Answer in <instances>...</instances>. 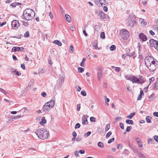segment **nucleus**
<instances>
[{"label":"nucleus","instance_id":"obj_1","mask_svg":"<svg viewBox=\"0 0 158 158\" xmlns=\"http://www.w3.org/2000/svg\"><path fill=\"white\" fill-rule=\"evenodd\" d=\"M35 133L39 138L42 139L48 138L49 136L48 132L44 128H39Z\"/></svg>","mask_w":158,"mask_h":158},{"label":"nucleus","instance_id":"obj_2","mask_svg":"<svg viewBox=\"0 0 158 158\" xmlns=\"http://www.w3.org/2000/svg\"><path fill=\"white\" fill-rule=\"evenodd\" d=\"M23 15L27 20H30L33 19L35 15L34 11L31 9H27L23 12Z\"/></svg>","mask_w":158,"mask_h":158},{"label":"nucleus","instance_id":"obj_3","mask_svg":"<svg viewBox=\"0 0 158 158\" xmlns=\"http://www.w3.org/2000/svg\"><path fill=\"white\" fill-rule=\"evenodd\" d=\"M55 105V101L53 100H51L45 104L43 107L44 111L48 112L51 108H52Z\"/></svg>","mask_w":158,"mask_h":158},{"label":"nucleus","instance_id":"obj_4","mask_svg":"<svg viewBox=\"0 0 158 158\" xmlns=\"http://www.w3.org/2000/svg\"><path fill=\"white\" fill-rule=\"evenodd\" d=\"M151 72L154 71L158 67V61L156 60L146 66Z\"/></svg>","mask_w":158,"mask_h":158},{"label":"nucleus","instance_id":"obj_5","mask_svg":"<svg viewBox=\"0 0 158 158\" xmlns=\"http://www.w3.org/2000/svg\"><path fill=\"white\" fill-rule=\"evenodd\" d=\"M156 60L152 56H147L145 59V64L147 66L149 65L150 64L152 63Z\"/></svg>","mask_w":158,"mask_h":158},{"label":"nucleus","instance_id":"obj_6","mask_svg":"<svg viewBox=\"0 0 158 158\" xmlns=\"http://www.w3.org/2000/svg\"><path fill=\"white\" fill-rule=\"evenodd\" d=\"M120 35L121 37L125 40H127L129 36V32L125 29H123L121 31Z\"/></svg>","mask_w":158,"mask_h":158},{"label":"nucleus","instance_id":"obj_7","mask_svg":"<svg viewBox=\"0 0 158 158\" xmlns=\"http://www.w3.org/2000/svg\"><path fill=\"white\" fill-rule=\"evenodd\" d=\"M124 77L127 80H129L132 82L133 83H135L136 77L132 75H126Z\"/></svg>","mask_w":158,"mask_h":158},{"label":"nucleus","instance_id":"obj_8","mask_svg":"<svg viewBox=\"0 0 158 158\" xmlns=\"http://www.w3.org/2000/svg\"><path fill=\"white\" fill-rule=\"evenodd\" d=\"M138 36L141 42L145 41L147 40V38L146 36L143 33H139Z\"/></svg>","mask_w":158,"mask_h":158},{"label":"nucleus","instance_id":"obj_9","mask_svg":"<svg viewBox=\"0 0 158 158\" xmlns=\"http://www.w3.org/2000/svg\"><path fill=\"white\" fill-rule=\"evenodd\" d=\"M11 26L15 29H17L19 26V24L17 20H14L11 23Z\"/></svg>","mask_w":158,"mask_h":158},{"label":"nucleus","instance_id":"obj_10","mask_svg":"<svg viewBox=\"0 0 158 158\" xmlns=\"http://www.w3.org/2000/svg\"><path fill=\"white\" fill-rule=\"evenodd\" d=\"M135 83H138V84H142L144 82V79L142 77H141L140 78H138L136 77L135 79Z\"/></svg>","mask_w":158,"mask_h":158},{"label":"nucleus","instance_id":"obj_11","mask_svg":"<svg viewBox=\"0 0 158 158\" xmlns=\"http://www.w3.org/2000/svg\"><path fill=\"white\" fill-rule=\"evenodd\" d=\"M87 116L83 115L82 116V124L84 125H86L88 124V121H87Z\"/></svg>","mask_w":158,"mask_h":158},{"label":"nucleus","instance_id":"obj_12","mask_svg":"<svg viewBox=\"0 0 158 158\" xmlns=\"http://www.w3.org/2000/svg\"><path fill=\"white\" fill-rule=\"evenodd\" d=\"M24 49L23 48L20 47H13L12 49V51L13 52H16L17 51H22Z\"/></svg>","mask_w":158,"mask_h":158},{"label":"nucleus","instance_id":"obj_13","mask_svg":"<svg viewBox=\"0 0 158 158\" xmlns=\"http://www.w3.org/2000/svg\"><path fill=\"white\" fill-rule=\"evenodd\" d=\"M149 42L150 46L154 47L156 44L158 43V41L152 39L150 40Z\"/></svg>","mask_w":158,"mask_h":158},{"label":"nucleus","instance_id":"obj_14","mask_svg":"<svg viewBox=\"0 0 158 158\" xmlns=\"http://www.w3.org/2000/svg\"><path fill=\"white\" fill-rule=\"evenodd\" d=\"M128 24L130 26L133 27L135 23V22L133 20L131 19V18H128Z\"/></svg>","mask_w":158,"mask_h":158},{"label":"nucleus","instance_id":"obj_15","mask_svg":"<svg viewBox=\"0 0 158 158\" xmlns=\"http://www.w3.org/2000/svg\"><path fill=\"white\" fill-rule=\"evenodd\" d=\"M101 19H103L106 18V15L102 11H101L98 16Z\"/></svg>","mask_w":158,"mask_h":158},{"label":"nucleus","instance_id":"obj_16","mask_svg":"<svg viewBox=\"0 0 158 158\" xmlns=\"http://www.w3.org/2000/svg\"><path fill=\"white\" fill-rule=\"evenodd\" d=\"M10 72L12 73L15 74L17 76H19L21 75V73L20 72L15 70L13 69H11Z\"/></svg>","mask_w":158,"mask_h":158},{"label":"nucleus","instance_id":"obj_17","mask_svg":"<svg viewBox=\"0 0 158 158\" xmlns=\"http://www.w3.org/2000/svg\"><path fill=\"white\" fill-rule=\"evenodd\" d=\"M102 77V73L100 72H98L97 74V78L98 80L100 81L101 78Z\"/></svg>","mask_w":158,"mask_h":158},{"label":"nucleus","instance_id":"obj_18","mask_svg":"<svg viewBox=\"0 0 158 158\" xmlns=\"http://www.w3.org/2000/svg\"><path fill=\"white\" fill-rule=\"evenodd\" d=\"M46 120L45 119V117H42L41 121L40 122V124L41 125H43L46 123Z\"/></svg>","mask_w":158,"mask_h":158},{"label":"nucleus","instance_id":"obj_19","mask_svg":"<svg viewBox=\"0 0 158 158\" xmlns=\"http://www.w3.org/2000/svg\"><path fill=\"white\" fill-rule=\"evenodd\" d=\"M98 42L97 41L95 40L93 44V46L96 49H99L98 46Z\"/></svg>","mask_w":158,"mask_h":158},{"label":"nucleus","instance_id":"obj_20","mask_svg":"<svg viewBox=\"0 0 158 158\" xmlns=\"http://www.w3.org/2000/svg\"><path fill=\"white\" fill-rule=\"evenodd\" d=\"M53 43L55 44L58 45L59 46H60L62 45L61 42L58 40H55L53 41Z\"/></svg>","mask_w":158,"mask_h":158},{"label":"nucleus","instance_id":"obj_21","mask_svg":"<svg viewBox=\"0 0 158 158\" xmlns=\"http://www.w3.org/2000/svg\"><path fill=\"white\" fill-rule=\"evenodd\" d=\"M135 115V113L133 112L131 113L129 115L127 116V118L131 119Z\"/></svg>","mask_w":158,"mask_h":158},{"label":"nucleus","instance_id":"obj_22","mask_svg":"<svg viewBox=\"0 0 158 158\" xmlns=\"http://www.w3.org/2000/svg\"><path fill=\"white\" fill-rule=\"evenodd\" d=\"M139 22L143 25H145L147 24L146 22H144V19H143L140 18L139 19Z\"/></svg>","mask_w":158,"mask_h":158},{"label":"nucleus","instance_id":"obj_23","mask_svg":"<svg viewBox=\"0 0 158 158\" xmlns=\"http://www.w3.org/2000/svg\"><path fill=\"white\" fill-rule=\"evenodd\" d=\"M65 18L67 22H70V20L71 19V17L70 16V15H65Z\"/></svg>","mask_w":158,"mask_h":158},{"label":"nucleus","instance_id":"obj_24","mask_svg":"<svg viewBox=\"0 0 158 158\" xmlns=\"http://www.w3.org/2000/svg\"><path fill=\"white\" fill-rule=\"evenodd\" d=\"M151 118L149 116H147L146 118V121L148 123H150L151 122Z\"/></svg>","mask_w":158,"mask_h":158},{"label":"nucleus","instance_id":"obj_25","mask_svg":"<svg viewBox=\"0 0 158 158\" xmlns=\"http://www.w3.org/2000/svg\"><path fill=\"white\" fill-rule=\"evenodd\" d=\"M98 146L101 148H104V144L103 143L99 142L98 143Z\"/></svg>","mask_w":158,"mask_h":158},{"label":"nucleus","instance_id":"obj_26","mask_svg":"<svg viewBox=\"0 0 158 158\" xmlns=\"http://www.w3.org/2000/svg\"><path fill=\"white\" fill-rule=\"evenodd\" d=\"M138 155L140 158H147V157L141 153H138Z\"/></svg>","mask_w":158,"mask_h":158},{"label":"nucleus","instance_id":"obj_27","mask_svg":"<svg viewBox=\"0 0 158 158\" xmlns=\"http://www.w3.org/2000/svg\"><path fill=\"white\" fill-rule=\"evenodd\" d=\"M126 123L129 124H132L133 123V121L131 120L127 119L126 121Z\"/></svg>","mask_w":158,"mask_h":158},{"label":"nucleus","instance_id":"obj_28","mask_svg":"<svg viewBox=\"0 0 158 158\" xmlns=\"http://www.w3.org/2000/svg\"><path fill=\"white\" fill-rule=\"evenodd\" d=\"M138 145L139 147L140 148H142L143 147V145L142 144V142L141 140L139 141H137V142Z\"/></svg>","mask_w":158,"mask_h":158},{"label":"nucleus","instance_id":"obj_29","mask_svg":"<svg viewBox=\"0 0 158 158\" xmlns=\"http://www.w3.org/2000/svg\"><path fill=\"white\" fill-rule=\"evenodd\" d=\"M86 60V58H84L82 61L81 63V66L82 67H84L85 65L84 63L85 61Z\"/></svg>","mask_w":158,"mask_h":158},{"label":"nucleus","instance_id":"obj_30","mask_svg":"<svg viewBox=\"0 0 158 158\" xmlns=\"http://www.w3.org/2000/svg\"><path fill=\"white\" fill-rule=\"evenodd\" d=\"M101 5L103 6V5H105L106 3V1L105 0H100Z\"/></svg>","mask_w":158,"mask_h":158},{"label":"nucleus","instance_id":"obj_31","mask_svg":"<svg viewBox=\"0 0 158 158\" xmlns=\"http://www.w3.org/2000/svg\"><path fill=\"white\" fill-rule=\"evenodd\" d=\"M94 2L97 5L99 6L100 5H101L100 0H94Z\"/></svg>","mask_w":158,"mask_h":158},{"label":"nucleus","instance_id":"obj_32","mask_svg":"<svg viewBox=\"0 0 158 158\" xmlns=\"http://www.w3.org/2000/svg\"><path fill=\"white\" fill-rule=\"evenodd\" d=\"M116 49V46L115 45H112L110 47V50L111 51H114Z\"/></svg>","mask_w":158,"mask_h":158},{"label":"nucleus","instance_id":"obj_33","mask_svg":"<svg viewBox=\"0 0 158 158\" xmlns=\"http://www.w3.org/2000/svg\"><path fill=\"white\" fill-rule=\"evenodd\" d=\"M135 52H132L131 53H127L126 54L127 56H134Z\"/></svg>","mask_w":158,"mask_h":158},{"label":"nucleus","instance_id":"obj_34","mask_svg":"<svg viewBox=\"0 0 158 158\" xmlns=\"http://www.w3.org/2000/svg\"><path fill=\"white\" fill-rule=\"evenodd\" d=\"M91 132L90 131H89L85 133L84 134V137L85 138H86L88 136H89L91 134Z\"/></svg>","mask_w":158,"mask_h":158},{"label":"nucleus","instance_id":"obj_35","mask_svg":"<svg viewBox=\"0 0 158 158\" xmlns=\"http://www.w3.org/2000/svg\"><path fill=\"white\" fill-rule=\"evenodd\" d=\"M78 71L79 73H81L84 71V69L83 68L79 67L78 69Z\"/></svg>","mask_w":158,"mask_h":158},{"label":"nucleus","instance_id":"obj_36","mask_svg":"<svg viewBox=\"0 0 158 158\" xmlns=\"http://www.w3.org/2000/svg\"><path fill=\"white\" fill-rule=\"evenodd\" d=\"M100 37L102 39H104L105 38V35L104 32H102L100 34Z\"/></svg>","mask_w":158,"mask_h":158},{"label":"nucleus","instance_id":"obj_37","mask_svg":"<svg viewBox=\"0 0 158 158\" xmlns=\"http://www.w3.org/2000/svg\"><path fill=\"white\" fill-rule=\"evenodd\" d=\"M111 134H112L111 132L109 131L107 133L106 135V138H108L111 135Z\"/></svg>","mask_w":158,"mask_h":158},{"label":"nucleus","instance_id":"obj_38","mask_svg":"<svg viewBox=\"0 0 158 158\" xmlns=\"http://www.w3.org/2000/svg\"><path fill=\"white\" fill-rule=\"evenodd\" d=\"M81 94L84 96H85L86 95V93L85 91L84 90L82 91L81 92Z\"/></svg>","mask_w":158,"mask_h":158},{"label":"nucleus","instance_id":"obj_39","mask_svg":"<svg viewBox=\"0 0 158 158\" xmlns=\"http://www.w3.org/2000/svg\"><path fill=\"white\" fill-rule=\"evenodd\" d=\"M110 124H107L105 128V130L106 131H108L109 129H110Z\"/></svg>","mask_w":158,"mask_h":158},{"label":"nucleus","instance_id":"obj_40","mask_svg":"<svg viewBox=\"0 0 158 158\" xmlns=\"http://www.w3.org/2000/svg\"><path fill=\"white\" fill-rule=\"evenodd\" d=\"M24 36L25 37H28L29 36V32L28 31H27L24 34Z\"/></svg>","mask_w":158,"mask_h":158},{"label":"nucleus","instance_id":"obj_41","mask_svg":"<svg viewBox=\"0 0 158 158\" xmlns=\"http://www.w3.org/2000/svg\"><path fill=\"white\" fill-rule=\"evenodd\" d=\"M158 82H155L153 85V89H156V87L157 86Z\"/></svg>","mask_w":158,"mask_h":158},{"label":"nucleus","instance_id":"obj_42","mask_svg":"<svg viewBox=\"0 0 158 158\" xmlns=\"http://www.w3.org/2000/svg\"><path fill=\"white\" fill-rule=\"evenodd\" d=\"M29 151L32 153L35 152L36 151L35 149L33 148H29Z\"/></svg>","mask_w":158,"mask_h":158},{"label":"nucleus","instance_id":"obj_43","mask_svg":"<svg viewBox=\"0 0 158 158\" xmlns=\"http://www.w3.org/2000/svg\"><path fill=\"white\" fill-rule=\"evenodd\" d=\"M90 120L91 122H95L96 121L95 118L94 117H91L90 118Z\"/></svg>","mask_w":158,"mask_h":158},{"label":"nucleus","instance_id":"obj_44","mask_svg":"<svg viewBox=\"0 0 158 158\" xmlns=\"http://www.w3.org/2000/svg\"><path fill=\"white\" fill-rule=\"evenodd\" d=\"M154 141V140L152 138H149L148 139V143H152Z\"/></svg>","mask_w":158,"mask_h":158},{"label":"nucleus","instance_id":"obj_45","mask_svg":"<svg viewBox=\"0 0 158 158\" xmlns=\"http://www.w3.org/2000/svg\"><path fill=\"white\" fill-rule=\"evenodd\" d=\"M131 128L132 127L131 126H127L126 128V131L127 132H129Z\"/></svg>","mask_w":158,"mask_h":158},{"label":"nucleus","instance_id":"obj_46","mask_svg":"<svg viewBox=\"0 0 158 158\" xmlns=\"http://www.w3.org/2000/svg\"><path fill=\"white\" fill-rule=\"evenodd\" d=\"M81 125L79 123H77L76 124L75 126V129L79 128H80Z\"/></svg>","mask_w":158,"mask_h":158},{"label":"nucleus","instance_id":"obj_47","mask_svg":"<svg viewBox=\"0 0 158 158\" xmlns=\"http://www.w3.org/2000/svg\"><path fill=\"white\" fill-rule=\"evenodd\" d=\"M73 45H71L69 48L70 52L72 53L73 52Z\"/></svg>","mask_w":158,"mask_h":158},{"label":"nucleus","instance_id":"obj_48","mask_svg":"<svg viewBox=\"0 0 158 158\" xmlns=\"http://www.w3.org/2000/svg\"><path fill=\"white\" fill-rule=\"evenodd\" d=\"M105 97L106 98L105 100V102L106 103V104H107V105L108 106L109 105V104L107 103L108 102H109L110 101V100L108 98H107L106 96H105Z\"/></svg>","mask_w":158,"mask_h":158},{"label":"nucleus","instance_id":"obj_49","mask_svg":"<svg viewBox=\"0 0 158 158\" xmlns=\"http://www.w3.org/2000/svg\"><path fill=\"white\" fill-rule=\"evenodd\" d=\"M114 140V138H112V139H109L108 141V143H110L113 142Z\"/></svg>","mask_w":158,"mask_h":158},{"label":"nucleus","instance_id":"obj_50","mask_svg":"<svg viewBox=\"0 0 158 158\" xmlns=\"http://www.w3.org/2000/svg\"><path fill=\"white\" fill-rule=\"evenodd\" d=\"M81 108L80 104H79L77 105V111H79L80 110Z\"/></svg>","mask_w":158,"mask_h":158},{"label":"nucleus","instance_id":"obj_51","mask_svg":"<svg viewBox=\"0 0 158 158\" xmlns=\"http://www.w3.org/2000/svg\"><path fill=\"white\" fill-rule=\"evenodd\" d=\"M82 139V138L80 136H78L76 139V141L79 142Z\"/></svg>","mask_w":158,"mask_h":158},{"label":"nucleus","instance_id":"obj_52","mask_svg":"<svg viewBox=\"0 0 158 158\" xmlns=\"http://www.w3.org/2000/svg\"><path fill=\"white\" fill-rule=\"evenodd\" d=\"M122 148V144L121 143L118 144L117 145V148L118 149H121Z\"/></svg>","mask_w":158,"mask_h":158},{"label":"nucleus","instance_id":"obj_53","mask_svg":"<svg viewBox=\"0 0 158 158\" xmlns=\"http://www.w3.org/2000/svg\"><path fill=\"white\" fill-rule=\"evenodd\" d=\"M119 126L122 129H124V125L122 123H119Z\"/></svg>","mask_w":158,"mask_h":158},{"label":"nucleus","instance_id":"obj_54","mask_svg":"<svg viewBox=\"0 0 158 158\" xmlns=\"http://www.w3.org/2000/svg\"><path fill=\"white\" fill-rule=\"evenodd\" d=\"M149 34L152 35H154L155 34L154 32L152 30H150L149 31Z\"/></svg>","mask_w":158,"mask_h":158},{"label":"nucleus","instance_id":"obj_55","mask_svg":"<svg viewBox=\"0 0 158 158\" xmlns=\"http://www.w3.org/2000/svg\"><path fill=\"white\" fill-rule=\"evenodd\" d=\"M79 152L77 151H76L75 152V156L77 157H78L79 156Z\"/></svg>","mask_w":158,"mask_h":158},{"label":"nucleus","instance_id":"obj_56","mask_svg":"<svg viewBox=\"0 0 158 158\" xmlns=\"http://www.w3.org/2000/svg\"><path fill=\"white\" fill-rule=\"evenodd\" d=\"M98 72H100L102 73L103 70L102 69L101 67H98Z\"/></svg>","mask_w":158,"mask_h":158},{"label":"nucleus","instance_id":"obj_57","mask_svg":"<svg viewBox=\"0 0 158 158\" xmlns=\"http://www.w3.org/2000/svg\"><path fill=\"white\" fill-rule=\"evenodd\" d=\"M154 94H152L150 95V99L152 101L154 99Z\"/></svg>","mask_w":158,"mask_h":158},{"label":"nucleus","instance_id":"obj_58","mask_svg":"<svg viewBox=\"0 0 158 158\" xmlns=\"http://www.w3.org/2000/svg\"><path fill=\"white\" fill-rule=\"evenodd\" d=\"M69 29L71 30V31H74V30L75 29V28L72 25V26H70V27H69Z\"/></svg>","mask_w":158,"mask_h":158},{"label":"nucleus","instance_id":"obj_59","mask_svg":"<svg viewBox=\"0 0 158 158\" xmlns=\"http://www.w3.org/2000/svg\"><path fill=\"white\" fill-rule=\"evenodd\" d=\"M72 135H73V137H76L77 135L76 132L74 131H73V132Z\"/></svg>","mask_w":158,"mask_h":158},{"label":"nucleus","instance_id":"obj_60","mask_svg":"<svg viewBox=\"0 0 158 158\" xmlns=\"http://www.w3.org/2000/svg\"><path fill=\"white\" fill-rule=\"evenodd\" d=\"M153 115L156 117H158V112H155L153 113Z\"/></svg>","mask_w":158,"mask_h":158},{"label":"nucleus","instance_id":"obj_61","mask_svg":"<svg viewBox=\"0 0 158 158\" xmlns=\"http://www.w3.org/2000/svg\"><path fill=\"white\" fill-rule=\"evenodd\" d=\"M114 70L117 72H119L120 70V68L118 67H115L114 68Z\"/></svg>","mask_w":158,"mask_h":158},{"label":"nucleus","instance_id":"obj_62","mask_svg":"<svg viewBox=\"0 0 158 158\" xmlns=\"http://www.w3.org/2000/svg\"><path fill=\"white\" fill-rule=\"evenodd\" d=\"M41 95L44 97H45L47 96V94L45 92H43L41 94Z\"/></svg>","mask_w":158,"mask_h":158},{"label":"nucleus","instance_id":"obj_63","mask_svg":"<svg viewBox=\"0 0 158 158\" xmlns=\"http://www.w3.org/2000/svg\"><path fill=\"white\" fill-rule=\"evenodd\" d=\"M142 95L139 94L137 98V100L138 101L140 100L142 98Z\"/></svg>","mask_w":158,"mask_h":158},{"label":"nucleus","instance_id":"obj_64","mask_svg":"<svg viewBox=\"0 0 158 158\" xmlns=\"http://www.w3.org/2000/svg\"><path fill=\"white\" fill-rule=\"evenodd\" d=\"M101 11H100L99 10H96L95 11V14L97 15H98V16L99 15V13H100Z\"/></svg>","mask_w":158,"mask_h":158}]
</instances>
